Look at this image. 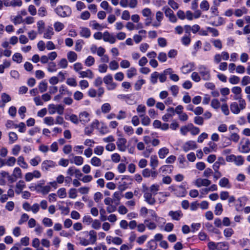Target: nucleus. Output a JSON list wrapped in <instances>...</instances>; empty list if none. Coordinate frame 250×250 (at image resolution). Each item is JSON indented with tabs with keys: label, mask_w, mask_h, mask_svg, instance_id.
Listing matches in <instances>:
<instances>
[{
	"label": "nucleus",
	"mask_w": 250,
	"mask_h": 250,
	"mask_svg": "<svg viewBox=\"0 0 250 250\" xmlns=\"http://www.w3.org/2000/svg\"><path fill=\"white\" fill-rule=\"evenodd\" d=\"M200 8L203 11H208L209 8V4L206 0H203L200 4Z\"/></svg>",
	"instance_id": "nucleus-52"
},
{
	"label": "nucleus",
	"mask_w": 250,
	"mask_h": 250,
	"mask_svg": "<svg viewBox=\"0 0 250 250\" xmlns=\"http://www.w3.org/2000/svg\"><path fill=\"white\" fill-rule=\"evenodd\" d=\"M91 164L96 167H99L102 165L101 160L97 157H93L90 160Z\"/></svg>",
	"instance_id": "nucleus-35"
},
{
	"label": "nucleus",
	"mask_w": 250,
	"mask_h": 250,
	"mask_svg": "<svg viewBox=\"0 0 250 250\" xmlns=\"http://www.w3.org/2000/svg\"><path fill=\"white\" fill-rule=\"evenodd\" d=\"M11 20L15 24H20L23 22L22 18L21 15L12 16Z\"/></svg>",
	"instance_id": "nucleus-43"
},
{
	"label": "nucleus",
	"mask_w": 250,
	"mask_h": 250,
	"mask_svg": "<svg viewBox=\"0 0 250 250\" xmlns=\"http://www.w3.org/2000/svg\"><path fill=\"white\" fill-rule=\"evenodd\" d=\"M229 140L236 143L239 141L240 136L236 133H231L229 136Z\"/></svg>",
	"instance_id": "nucleus-62"
},
{
	"label": "nucleus",
	"mask_w": 250,
	"mask_h": 250,
	"mask_svg": "<svg viewBox=\"0 0 250 250\" xmlns=\"http://www.w3.org/2000/svg\"><path fill=\"white\" fill-rule=\"evenodd\" d=\"M16 162V159L15 157H9L5 160V165L9 167H12L15 164Z\"/></svg>",
	"instance_id": "nucleus-45"
},
{
	"label": "nucleus",
	"mask_w": 250,
	"mask_h": 250,
	"mask_svg": "<svg viewBox=\"0 0 250 250\" xmlns=\"http://www.w3.org/2000/svg\"><path fill=\"white\" fill-rule=\"evenodd\" d=\"M166 17L168 18L169 21L175 23L177 21V19L174 15L173 11L168 6H164L162 8Z\"/></svg>",
	"instance_id": "nucleus-7"
},
{
	"label": "nucleus",
	"mask_w": 250,
	"mask_h": 250,
	"mask_svg": "<svg viewBox=\"0 0 250 250\" xmlns=\"http://www.w3.org/2000/svg\"><path fill=\"white\" fill-rule=\"evenodd\" d=\"M57 70V65L54 62H51L48 63L47 70L50 72H55Z\"/></svg>",
	"instance_id": "nucleus-53"
},
{
	"label": "nucleus",
	"mask_w": 250,
	"mask_h": 250,
	"mask_svg": "<svg viewBox=\"0 0 250 250\" xmlns=\"http://www.w3.org/2000/svg\"><path fill=\"white\" fill-rule=\"evenodd\" d=\"M37 191L43 195L47 194L51 190V187L49 185L42 186L41 185H37L36 187Z\"/></svg>",
	"instance_id": "nucleus-18"
},
{
	"label": "nucleus",
	"mask_w": 250,
	"mask_h": 250,
	"mask_svg": "<svg viewBox=\"0 0 250 250\" xmlns=\"http://www.w3.org/2000/svg\"><path fill=\"white\" fill-rule=\"evenodd\" d=\"M68 116V118L65 117L66 119L69 120L71 122L75 124H78L79 123V119L78 116L75 114H71Z\"/></svg>",
	"instance_id": "nucleus-50"
},
{
	"label": "nucleus",
	"mask_w": 250,
	"mask_h": 250,
	"mask_svg": "<svg viewBox=\"0 0 250 250\" xmlns=\"http://www.w3.org/2000/svg\"><path fill=\"white\" fill-rule=\"evenodd\" d=\"M103 81L106 85V88L108 90H113L117 87V84L113 82L112 76L110 74L105 76L104 78Z\"/></svg>",
	"instance_id": "nucleus-6"
},
{
	"label": "nucleus",
	"mask_w": 250,
	"mask_h": 250,
	"mask_svg": "<svg viewBox=\"0 0 250 250\" xmlns=\"http://www.w3.org/2000/svg\"><path fill=\"white\" fill-rule=\"evenodd\" d=\"M43 122L47 125H53L55 124V120L51 116L46 117L43 119Z\"/></svg>",
	"instance_id": "nucleus-46"
},
{
	"label": "nucleus",
	"mask_w": 250,
	"mask_h": 250,
	"mask_svg": "<svg viewBox=\"0 0 250 250\" xmlns=\"http://www.w3.org/2000/svg\"><path fill=\"white\" fill-rule=\"evenodd\" d=\"M79 122L85 125L88 123L90 120V116L89 113L86 111L80 112L79 115Z\"/></svg>",
	"instance_id": "nucleus-11"
},
{
	"label": "nucleus",
	"mask_w": 250,
	"mask_h": 250,
	"mask_svg": "<svg viewBox=\"0 0 250 250\" xmlns=\"http://www.w3.org/2000/svg\"><path fill=\"white\" fill-rule=\"evenodd\" d=\"M64 107L61 104H50L48 106L49 114L53 115L57 112L59 115H62L64 112Z\"/></svg>",
	"instance_id": "nucleus-4"
},
{
	"label": "nucleus",
	"mask_w": 250,
	"mask_h": 250,
	"mask_svg": "<svg viewBox=\"0 0 250 250\" xmlns=\"http://www.w3.org/2000/svg\"><path fill=\"white\" fill-rule=\"evenodd\" d=\"M126 140L124 138H120L117 140L116 145L119 151L124 152L126 150Z\"/></svg>",
	"instance_id": "nucleus-12"
},
{
	"label": "nucleus",
	"mask_w": 250,
	"mask_h": 250,
	"mask_svg": "<svg viewBox=\"0 0 250 250\" xmlns=\"http://www.w3.org/2000/svg\"><path fill=\"white\" fill-rule=\"evenodd\" d=\"M103 40L105 42L114 44L116 42V36L110 34L109 32L105 31L103 33Z\"/></svg>",
	"instance_id": "nucleus-13"
},
{
	"label": "nucleus",
	"mask_w": 250,
	"mask_h": 250,
	"mask_svg": "<svg viewBox=\"0 0 250 250\" xmlns=\"http://www.w3.org/2000/svg\"><path fill=\"white\" fill-rule=\"evenodd\" d=\"M42 176L41 172L37 170H35L33 172L26 173L24 176V179L26 182H30L33 178L39 179Z\"/></svg>",
	"instance_id": "nucleus-8"
},
{
	"label": "nucleus",
	"mask_w": 250,
	"mask_h": 250,
	"mask_svg": "<svg viewBox=\"0 0 250 250\" xmlns=\"http://www.w3.org/2000/svg\"><path fill=\"white\" fill-rule=\"evenodd\" d=\"M57 166L56 162L53 161L46 160L42 162L41 168L43 171H48L50 168H55Z\"/></svg>",
	"instance_id": "nucleus-9"
},
{
	"label": "nucleus",
	"mask_w": 250,
	"mask_h": 250,
	"mask_svg": "<svg viewBox=\"0 0 250 250\" xmlns=\"http://www.w3.org/2000/svg\"><path fill=\"white\" fill-rule=\"evenodd\" d=\"M91 222L92 228L95 229H99L101 226V222L98 219L93 220Z\"/></svg>",
	"instance_id": "nucleus-58"
},
{
	"label": "nucleus",
	"mask_w": 250,
	"mask_h": 250,
	"mask_svg": "<svg viewBox=\"0 0 250 250\" xmlns=\"http://www.w3.org/2000/svg\"><path fill=\"white\" fill-rule=\"evenodd\" d=\"M83 159L82 157L76 156L73 157V161L71 163H74L76 165L81 166L83 164Z\"/></svg>",
	"instance_id": "nucleus-37"
},
{
	"label": "nucleus",
	"mask_w": 250,
	"mask_h": 250,
	"mask_svg": "<svg viewBox=\"0 0 250 250\" xmlns=\"http://www.w3.org/2000/svg\"><path fill=\"white\" fill-rule=\"evenodd\" d=\"M189 127V131L193 135H195L199 133L200 129L196 126H194L192 124H188Z\"/></svg>",
	"instance_id": "nucleus-41"
},
{
	"label": "nucleus",
	"mask_w": 250,
	"mask_h": 250,
	"mask_svg": "<svg viewBox=\"0 0 250 250\" xmlns=\"http://www.w3.org/2000/svg\"><path fill=\"white\" fill-rule=\"evenodd\" d=\"M89 24L92 29L95 30H101L104 28L102 25L98 23L96 21H91Z\"/></svg>",
	"instance_id": "nucleus-36"
},
{
	"label": "nucleus",
	"mask_w": 250,
	"mask_h": 250,
	"mask_svg": "<svg viewBox=\"0 0 250 250\" xmlns=\"http://www.w3.org/2000/svg\"><path fill=\"white\" fill-rule=\"evenodd\" d=\"M11 65V62L7 60L3 61V63L0 64V74L4 72L5 69L9 68Z\"/></svg>",
	"instance_id": "nucleus-33"
},
{
	"label": "nucleus",
	"mask_w": 250,
	"mask_h": 250,
	"mask_svg": "<svg viewBox=\"0 0 250 250\" xmlns=\"http://www.w3.org/2000/svg\"><path fill=\"white\" fill-rule=\"evenodd\" d=\"M13 175L16 178H21L22 177V172L19 167H15L13 171Z\"/></svg>",
	"instance_id": "nucleus-44"
},
{
	"label": "nucleus",
	"mask_w": 250,
	"mask_h": 250,
	"mask_svg": "<svg viewBox=\"0 0 250 250\" xmlns=\"http://www.w3.org/2000/svg\"><path fill=\"white\" fill-rule=\"evenodd\" d=\"M168 215L171 217L172 219L179 221L183 217V214L181 210H171L168 212Z\"/></svg>",
	"instance_id": "nucleus-17"
},
{
	"label": "nucleus",
	"mask_w": 250,
	"mask_h": 250,
	"mask_svg": "<svg viewBox=\"0 0 250 250\" xmlns=\"http://www.w3.org/2000/svg\"><path fill=\"white\" fill-rule=\"evenodd\" d=\"M218 250H228L229 248L228 243L225 242L217 243Z\"/></svg>",
	"instance_id": "nucleus-40"
},
{
	"label": "nucleus",
	"mask_w": 250,
	"mask_h": 250,
	"mask_svg": "<svg viewBox=\"0 0 250 250\" xmlns=\"http://www.w3.org/2000/svg\"><path fill=\"white\" fill-rule=\"evenodd\" d=\"M247 12V9L245 7H243L241 9H235L234 11V14L237 17H240L242 16L243 14H246Z\"/></svg>",
	"instance_id": "nucleus-39"
},
{
	"label": "nucleus",
	"mask_w": 250,
	"mask_h": 250,
	"mask_svg": "<svg viewBox=\"0 0 250 250\" xmlns=\"http://www.w3.org/2000/svg\"><path fill=\"white\" fill-rule=\"evenodd\" d=\"M83 43L84 42L82 40H77L75 46V50L77 51H80L82 49Z\"/></svg>",
	"instance_id": "nucleus-61"
},
{
	"label": "nucleus",
	"mask_w": 250,
	"mask_h": 250,
	"mask_svg": "<svg viewBox=\"0 0 250 250\" xmlns=\"http://www.w3.org/2000/svg\"><path fill=\"white\" fill-rule=\"evenodd\" d=\"M54 27L56 31L60 32L64 28V25L62 23L57 21L54 23Z\"/></svg>",
	"instance_id": "nucleus-51"
},
{
	"label": "nucleus",
	"mask_w": 250,
	"mask_h": 250,
	"mask_svg": "<svg viewBox=\"0 0 250 250\" xmlns=\"http://www.w3.org/2000/svg\"><path fill=\"white\" fill-rule=\"evenodd\" d=\"M26 187L25 182L23 180L19 181L15 186V192L17 194L21 193L22 190Z\"/></svg>",
	"instance_id": "nucleus-20"
},
{
	"label": "nucleus",
	"mask_w": 250,
	"mask_h": 250,
	"mask_svg": "<svg viewBox=\"0 0 250 250\" xmlns=\"http://www.w3.org/2000/svg\"><path fill=\"white\" fill-rule=\"evenodd\" d=\"M159 189L160 186L158 184H152L150 187L143 185L142 192L144 193L145 201L150 205L155 204L156 201L154 196L157 194Z\"/></svg>",
	"instance_id": "nucleus-1"
},
{
	"label": "nucleus",
	"mask_w": 250,
	"mask_h": 250,
	"mask_svg": "<svg viewBox=\"0 0 250 250\" xmlns=\"http://www.w3.org/2000/svg\"><path fill=\"white\" fill-rule=\"evenodd\" d=\"M159 164V161L157 156L155 155H151L150 158V166L152 169H155Z\"/></svg>",
	"instance_id": "nucleus-23"
},
{
	"label": "nucleus",
	"mask_w": 250,
	"mask_h": 250,
	"mask_svg": "<svg viewBox=\"0 0 250 250\" xmlns=\"http://www.w3.org/2000/svg\"><path fill=\"white\" fill-rule=\"evenodd\" d=\"M219 6V3H217L216 0H214L213 1V5L210 8V12L213 16H217L218 15V7Z\"/></svg>",
	"instance_id": "nucleus-30"
},
{
	"label": "nucleus",
	"mask_w": 250,
	"mask_h": 250,
	"mask_svg": "<svg viewBox=\"0 0 250 250\" xmlns=\"http://www.w3.org/2000/svg\"><path fill=\"white\" fill-rule=\"evenodd\" d=\"M235 100H238V103L235 102H232L230 104V109L232 113L238 114L241 110L244 109L246 107V102L241 96L235 97Z\"/></svg>",
	"instance_id": "nucleus-2"
},
{
	"label": "nucleus",
	"mask_w": 250,
	"mask_h": 250,
	"mask_svg": "<svg viewBox=\"0 0 250 250\" xmlns=\"http://www.w3.org/2000/svg\"><path fill=\"white\" fill-rule=\"evenodd\" d=\"M140 117L141 118V123L144 126H148L151 123V120L148 116L145 115H140Z\"/></svg>",
	"instance_id": "nucleus-31"
},
{
	"label": "nucleus",
	"mask_w": 250,
	"mask_h": 250,
	"mask_svg": "<svg viewBox=\"0 0 250 250\" xmlns=\"http://www.w3.org/2000/svg\"><path fill=\"white\" fill-rule=\"evenodd\" d=\"M111 105L109 103H106L103 104L101 107V112L104 114H107L111 110Z\"/></svg>",
	"instance_id": "nucleus-26"
},
{
	"label": "nucleus",
	"mask_w": 250,
	"mask_h": 250,
	"mask_svg": "<svg viewBox=\"0 0 250 250\" xmlns=\"http://www.w3.org/2000/svg\"><path fill=\"white\" fill-rule=\"evenodd\" d=\"M95 62L94 58L91 56H89L85 60L84 63L87 66H90L94 64Z\"/></svg>",
	"instance_id": "nucleus-57"
},
{
	"label": "nucleus",
	"mask_w": 250,
	"mask_h": 250,
	"mask_svg": "<svg viewBox=\"0 0 250 250\" xmlns=\"http://www.w3.org/2000/svg\"><path fill=\"white\" fill-rule=\"evenodd\" d=\"M12 60L17 63H21L22 62V57L20 53H16L13 55Z\"/></svg>",
	"instance_id": "nucleus-60"
},
{
	"label": "nucleus",
	"mask_w": 250,
	"mask_h": 250,
	"mask_svg": "<svg viewBox=\"0 0 250 250\" xmlns=\"http://www.w3.org/2000/svg\"><path fill=\"white\" fill-rule=\"evenodd\" d=\"M187 190L184 185H180L176 187L175 190L174 195L177 197H185L187 194Z\"/></svg>",
	"instance_id": "nucleus-15"
},
{
	"label": "nucleus",
	"mask_w": 250,
	"mask_h": 250,
	"mask_svg": "<svg viewBox=\"0 0 250 250\" xmlns=\"http://www.w3.org/2000/svg\"><path fill=\"white\" fill-rule=\"evenodd\" d=\"M57 195L60 198H64L66 197L67 193L65 188H62L57 191Z\"/></svg>",
	"instance_id": "nucleus-49"
},
{
	"label": "nucleus",
	"mask_w": 250,
	"mask_h": 250,
	"mask_svg": "<svg viewBox=\"0 0 250 250\" xmlns=\"http://www.w3.org/2000/svg\"><path fill=\"white\" fill-rule=\"evenodd\" d=\"M193 184L198 188H200L202 186L208 187L210 185L211 181L208 179L199 178L193 182Z\"/></svg>",
	"instance_id": "nucleus-10"
},
{
	"label": "nucleus",
	"mask_w": 250,
	"mask_h": 250,
	"mask_svg": "<svg viewBox=\"0 0 250 250\" xmlns=\"http://www.w3.org/2000/svg\"><path fill=\"white\" fill-rule=\"evenodd\" d=\"M136 75L137 70L134 67H131L127 71L126 75L128 78H131L132 77L136 76Z\"/></svg>",
	"instance_id": "nucleus-48"
},
{
	"label": "nucleus",
	"mask_w": 250,
	"mask_h": 250,
	"mask_svg": "<svg viewBox=\"0 0 250 250\" xmlns=\"http://www.w3.org/2000/svg\"><path fill=\"white\" fill-rule=\"evenodd\" d=\"M234 162L237 166H241L244 164V159L242 156H235Z\"/></svg>",
	"instance_id": "nucleus-54"
},
{
	"label": "nucleus",
	"mask_w": 250,
	"mask_h": 250,
	"mask_svg": "<svg viewBox=\"0 0 250 250\" xmlns=\"http://www.w3.org/2000/svg\"><path fill=\"white\" fill-rule=\"evenodd\" d=\"M67 59L69 62H73L76 61L77 59V55L74 51H69L67 54Z\"/></svg>",
	"instance_id": "nucleus-34"
},
{
	"label": "nucleus",
	"mask_w": 250,
	"mask_h": 250,
	"mask_svg": "<svg viewBox=\"0 0 250 250\" xmlns=\"http://www.w3.org/2000/svg\"><path fill=\"white\" fill-rule=\"evenodd\" d=\"M194 63L189 62L185 65H184L181 68V70L183 74H186L192 71L194 69Z\"/></svg>",
	"instance_id": "nucleus-19"
},
{
	"label": "nucleus",
	"mask_w": 250,
	"mask_h": 250,
	"mask_svg": "<svg viewBox=\"0 0 250 250\" xmlns=\"http://www.w3.org/2000/svg\"><path fill=\"white\" fill-rule=\"evenodd\" d=\"M9 143L13 144L18 139V135L15 132H10L9 133Z\"/></svg>",
	"instance_id": "nucleus-56"
},
{
	"label": "nucleus",
	"mask_w": 250,
	"mask_h": 250,
	"mask_svg": "<svg viewBox=\"0 0 250 250\" xmlns=\"http://www.w3.org/2000/svg\"><path fill=\"white\" fill-rule=\"evenodd\" d=\"M54 34V32L53 28L51 26H48L45 30L43 38L46 39H50Z\"/></svg>",
	"instance_id": "nucleus-22"
},
{
	"label": "nucleus",
	"mask_w": 250,
	"mask_h": 250,
	"mask_svg": "<svg viewBox=\"0 0 250 250\" xmlns=\"http://www.w3.org/2000/svg\"><path fill=\"white\" fill-rule=\"evenodd\" d=\"M17 163L18 165L22 168L27 169L28 167V165L24 161V159L23 156H21L18 157Z\"/></svg>",
	"instance_id": "nucleus-27"
},
{
	"label": "nucleus",
	"mask_w": 250,
	"mask_h": 250,
	"mask_svg": "<svg viewBox=\"0 0 250 250\" xmlns=\"http://www.w3.org/2000/svg\"><path fill=\"white\" fill-rule=\"evenodd\" d=\"M45 23L42 21H39L37 22V27L38 33L40 34H42L43 32V30L44 28Z\"/></svg>",
	"instance_id": "nucleus-59"
},
{
	"label": "nucleus",
	"mask_w": 250,
	"mask_h": 250,
	"mask_svg": "<svg viewBox=\"0 0 250 250\" xmlns=\"http://www.w3.org/2000/svg\"><path fill=\"white\" fill-rule=\"evenodd\" d=\"M81 233H86L88 234L89 238L88 239L89 241V244L93 245L97 241V233L93 230H90L88 232H83Z\"/></svg>",
	"instance_id": "nucleus-16"
},
{
	"label": "nucleus",
	"mask_w": 250,
	"mask_h": 250,
	"mask_svg": "<svg viewBox=\"0 0 250 250\" xmlns=\"http://www.w3.org/2000/svg\"><path fill=\"white\" fill-rule=\"evenodd\" d=\"M76 238L79 241V244L83 246H87L89 245L88 239L81 236V233L76 236Z\"/></svg>",
	"instance_id": "nucleus-28"
},
{
	"label": "nucleus",
	"mask_w": 250,
	"mask_h": 250,
	"mask_svg": "<svg viewBox=\"0 0 250 250\" xmlns=\"http://www.w3.org/2000/svg\"><path fill=\"white\" fill-rule=\"evenodd\" d=\"M100 6L103 9L106 10L107 12L109 13H112L113 11L112 7L110 6L108 3L105 0L103 1L101 3Z\"/></svg>",
	"instance_id": "nucleus-32"
},
{
	"label": "nucleus",
	"mask_w": 250,
	"mask_h": 250,
	"mask_svg": "<svg viewBox=\"0 0 250 250\" xmlns=\"http://www.w3.org/2000/svg\"><path fill=\"white\" fill-rule=\"evenodd\" d=\"M80 78H88L92 79L94 78V73L90 69H87L86 71H82L79 72Z\"/></svg>",
	"instance_id": "nucleus-21"
},
{
	"label": "nucleus",
	"mask_w": 250,
	"mask_h": 250,
	"mask_svg": "<svg viewBox=\"0 0 250 250\" xmlns=\"http://www.w3.org/2000/svg\"><path fill=\"white\" fill-rule=\"evenodd\" d=\"M168 153L169 149L166 147H164L159 150L158 154L159 158L162 159L165 158Z\"/></svg>",
	"instance_id": "nucleus-29"
},
{
	"label": "nucleus",
	"mask_w": 250,
	"mask_h": 250,
	"mask_svg": "<svg viewBox=\"0 0 250 250\" xmlns=\"http://www.w3.org/2000/svg\"><path fill=\"white\" fill-rule=\"evenodd\" d=\"M81 37L85 38H88L91 36V31L87 27H81L80 32Z\"/></svg>",
	"instance_id": "nucleus-25"
},
{
	"label": "nucleus",
	"mask_w": 250,
	"mask_h": 250,
	"mask_svg": "<svg viewBox=\"0 0 250 250\" xmlns=\"http://www.w3.org/2000/svg\"><path fill=\"white\" fill-rule=\"evenodd\" d=\"M41 159L39 156H36V157L31 159L30 161V164L33 167L37 166L41 162Z\"/></svg>",
	"instance_id": "nucleus-64"
},
{
	"label": "nucleus",
	"mask_w": 250,
	"mask_h": 250,
	"mask_svg": "<svg viewBox=\"0 0 250 250\" xmlns=\"http://www.w3.org/2000/svg\"><path fill=\"white\" fill-rule=\"evenodd\" d=\"M225 163L224 160L222 158H219L218 160L216 161L213 165V169L215 171H218L221 165H223Z\"/></svg>",
	"instance_id": "nucleus-38"
},
{
	"label": "nucleus",
	"mask_w": 250,
	"mask_h": 250,
	"mask_svg": "<svg viewBox=\"0 0 250 250\" xmlns=\"http://www.w3.org/2000/svg\"><path fill=\"white\" fill-rule=\"evenodd\" d=\"M55 12L59 16L62 17H68L71 14V8L67 6H59L55 9Z\"/></svg>",
	"instance_id": "nucleus-5"
},
{
	"label": "nucleus",
	"mask_w": 250,
	"mask_h": 250,
	"mask_svg": "<svg viewBox=\"0 0 250 250\" xmlns=\"http://www.w3.org/2000/svg\"><path fill=\"white\" fill-rule=\"evenodd\" d=\"M144 223L146 224L147 228L150 230L155 229L157 227V225L155 223L152 222H149L148 219H146L144 221Z\"/></svg>",
	"instance_id": "nucleus-47"
},
{
	"label": "nucleus",
	"mask_w": 250,
	"mask_h": 250,
	"mask_svg": "<svg viewBox=\"0 0 250 250\" xmlns=\"http://www.w3.org/2000/svg\"><path fill=\"white\" fill-rule=\"evenodd\" d=\"M210 105L213 108L217 109L220 107V103L218 99H213L211 102Z\"/></svg>",
	"instance_id": "nucleus-63"
},
{
	"label": "nucleus",
	"mask_w": 250,
	"mask_h": 250,
	"mask_svg": "<svg viewBox=\"0 0 250 250\" xmlns=\"http://www.w3.org/2000/svg\"><path fill=\"white\" fill-rule=\"evenodd\" d=\"M239 150L241 153H246L250 151V142L248 139L245 143L242 145L241 147L239 148Z\"/></svg>",
	"instance_id": "nucleus-24"
},
{
	"label": "nucleus",
	"mask_w": 250,
	"mask_h": 250,
	"mask_svg": "<svg viewBox=\"0 0 250 250\" xmlns=\"http://www.w3.org/2000/svg\"><path fill=\"white\" fill-rule=\"evenodd\" d=\"M197 147L195 142L193 141H188L185 143L182 148L184 151L188 152L190 150L195 149Z\"/></svg>",
	"instance_id": "nucleus-14"
},
{
	"label": "nucleus",
	"mask_w": 250,
	"mask_h": 250,
	"mask_svg": "<svg viewBox=\"0 0 250 250\" xmlns=\"http://www.w3.org/2000/svg\"><path fill=\"white\" fill-rule=\"evenodd\" d=\"M198 70L203 80L208 81L210 79V70L206 66L199 65L198 67Z\"/></svg>",
	"instance_id": "nucleus-3"
},
{
	"label": "nucleus",
	"mask_w": 250,
	"mask_h": 250,
	"mask_svg": "<svg viewBox=\"0 0 250 250\" xmlns=\"http://www.w3.org/2000/svg\"><path fill=\"white\" fill-rule=\"evenodd\" d=\"M146 107L145 105L141 104L137 106L136 111L137 113L140 115H145L146 112Z\"/></svg>",
	"instance_id": "nucleus-42"
},
{
	"label": "nucleus",
	"mask_w": 250,
	"mask_h": 250,
	"mask_svg": "<svg viewBox=\"0 0 250 250\" xmlns=\"http://www.w3.org/2000/svg\"><path fill=\"white\" fill-rule=\"evenodd\" d=\"M181 42L184 45L187 46L188 44H190L191 42V39L190 37L189 36L185 35L182 38H181Z\"/></svg>",
	"instance_id": "nucleus-55"
}]
</instances>
